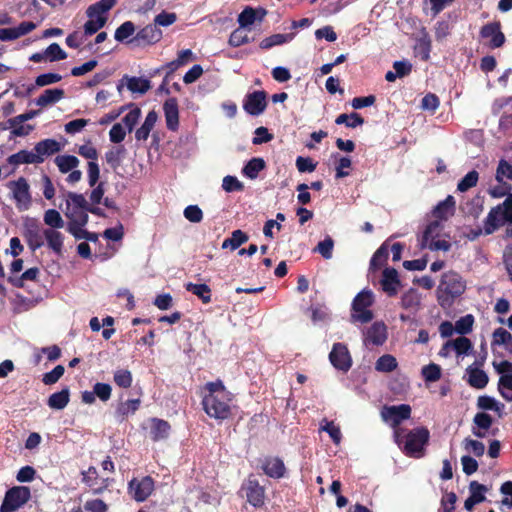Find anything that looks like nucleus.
Masks as SVG:
<instances>
[{"instance_id":"nucleus-1","label":"nucleus","mask_w":512,"mask_h":512,"mask_svg":"<svg viewBox=\"0 0 512 512\" xmlns=\"http://www.w3.org/2000/svg\"><path fill=\"white\" fill-rule=\"evenodd\" d=\"M234 395L225 387L222 380L208 382L203 387L202 407L210 418L223 422L233 417Z\"/></svg>"},{"instance_id":"nucleus-2","label":"nucleus","mask_w":512,"mask_h":512,"mask_svg":"<svg viewBox=\"0 0 512 512\" xmlns=\"http://www.w3.org/2000/svg\"><path fill=\"white\" fill-rule=\"evenodd\" d=\"M393 439L405 456L420 459L425 455L430 440V432L423 426L411 430L396 429L393 432Z\"/></svg>"},{"instance_id":"nucleus-3","label":"nucleus","mask_w":512,"mask_h":512,"mask_svg":"<svg viewBox=\"0 0 512 512\" xmlns=\"http://www.w3.org/2000/svg\"><path fill=\"white\" fill-rule=\"evenodd\" d=\"M465 290L466 282L462 276L453 270L447 271L441 275L436 290L437 302L442 308L450 307Z\"/></svg>"},{"instance_id":"nucleus-4","label":"nucleus","mask_w":512,"mask_h":512,"mask_svg":"<svg viewBox=\"0 0 512 512\" xmlns=\"http://www.w3.org/2000/svg\"><path fill=\"white\" fill-rule=\"evenodd\" d=\"M505 223L512 224V193L502 203L490 209L483 224L484 234L494 233Z\"/></svg>"},{"instance_id":"nucleus-5","label":"nucleus","mask_w":512,"mask_h":512,"mask_svg":"<svg viewBox=\"0 0 512 512\" xmlns=\"http://www.w3.org/2000/svg\"><path fill=\"white\" fill-rule=\"evenodd\" d=\"M373 293L370 290H362L352 301V318L355 322L368 323L373 319V313L368 308L373 304Z\"/></svg>"},{"instance_id":"nucleus-6","label":"nucleus","mask_w":512,"mask_h":512,"mask_svg":"<svg viewBox=\"0 0 512 512\" xmlns=\"http://www.w3.org/2000/svg\"><path fill=\"white\" fill-rule=\"evenodd\" d=\"M441 223L439 221H431L423 231L419 240L420 249L428 248L431 251L447 252L451 248V244L446 240H434L439 235Z\"/></svg>"},{"instance_id":"nucleus-7","label":"nucleus","mask_w":512,"mask_h":512,"mask_svg":"<svg viewBox=\"0 0 512 512\" xmlns=\"http://www.w3.org/2000/svg\"><path fill=\"white\" fill-rule=\"evenodd\" d=\"M31 499L29 487L17 486L9 489L0 507L1 512H16Z\"/></svg>"},{"instance_id":"nucleus-8","label":"nucleus","mask_w":512,"mask_h":512,"mask_svg":"<svg viewBox=\"0 0 512 512\" xmlns=\"http://www.w3.org/2000/svg\"><path fill=\"white\" fill-rule=\"evenodd\" d=\"M8 187L13 193V199L15 200L18 210H28L32 203V197L30 194V186L26 178L20 177L18 180L10 181Z\"/></svg>"},{"instance_id":"nucleus-9","label":"nucleus","mask_w":512,"mask_h":512,"mask_svg":"<svg viewBox=\"0 0 512 512\" xmlns=\"http://www.w3.org/2000/svg\"><path fill=\"white\" fill-rule=\"evenodd\" d=\"M411 417V407L407 404L397 406H384L381 410V418L385 422H390L393 432L401 429L400 424Z\"/></svg>"},{"instance_id":"nucleus-10","label":"nucleus","mask_w":512,"mask_h":512,"mask_svg":"<svg viewBox=\"0 0 512 512\" xmlns=\"http://www.w3.org/2000/svg\"><path fill=\"white\" fill-rule=\"evenodd\" d=\"M242 490L245 491L247 502L254 508H260L264 505L265 490L259 484V481L252 475L243 483Z\"/></svg>"},{"instance_id":"nucleus-11","label":"nucleus","mask_w":512,"mask_h":512,"mask_svg":"<svg viewBox=\"0 0 512 512\" xmlns=\"http://www.w3.org/2000/svg\"><path fill=\"white\" fill-rule=\"evenodd\" d=\"M479 35L482 39H489L487 46L490 49L499 48L503 46L505 42V36L501 31L499 21H493L483 25L479 31Z\"/></svg>"},{"instance_id":"nucleus-12","label":"nucleus","mask_w":512,"mask_h":512,"mask_svg":"<svg viewBox=\"0 0 512 512\" xmlns=\"http://www.w3.org/2000/svg\"><path fill=\"white\" fill-rule=\"evenodd\" d=\"M43 231L37 220H28L24 224L23 237L33 252L44 245Z\"/></svg>"},{"instance_id":"nucleus-13","label":"nucleus","mask_w":512,"mask_h":512,"mask_svg":"<svg viewBox=\"0 0 512 512\" xmlns=\"http://www.w3.org/2000/svg\"><path fill=\"white\" fill-rule=\"evenodd\" d=\"M129 491L136 502H144L154 491V480L150 476L141 480L133 479L129 482Z\"/></svg>"},{"instance_id":"nucleus-14","label":"nucleus","mask_w":512,"mask_h":512,"mask_svg":"<svg viewBox=\"0 0 512 512\" xmlns=\"http://www.w3.org/2000/svg\"><path fill=\"white\" fill-rule=\"evenodd\" d=\"M267 93L263 90L248 93L243 102V109L252 116L262 114L267 107Z\"/></svg>"},{"instance_id":"nucleus-15","label":"nucleus","mask_w":512,"mask_h":512,"mask_svg":"<svg viewBox=\"0 0 512 512\" xmlns=\"http://www.w3.org/2000/svg\"><path fill=\"white\" fill-rule=\"evenodd\" d=\"M329 360L337 370L347 372L351 367V358L348 349L341 343H335L329 354Z\"/></svg>"},{"instance_id":"nucleus-16","label":"nucleus","mask_w":512,"mask_h":512,"mask_svg":"<svg viewBox=\"0 0 512 512\" xmlns=\"http://www.w3.org/2000/svg\"><path fill=\"white\" fill-rule=\"evenodd\" d=\"M162 38V31L156 24H149L140 29L132 41L138 45H152Z\"/></svg>"},{"instance_id":"nucleus-17","label":"nucleus","mask_w":512,"mask_h":512,"mask_svg":"<svg viewBox=\"0 0 512 512\" xmlns=\"http://www.w3.org/2000/svg\"><path fill=\"white\" fill-rule=\"evenodd\" d=\"M263 473L273 479H281L286 474L284 462L279 457H266L262 461Z\"/></svg>"},{"instance_id":"nucleus-18","label":"nucleus","mask_w":512,"mask_h":512,"mask_svg":"<svg viewBox=\"0 0 512 512\" xmlns=\"http://www.w3.org/2000/svg\"><path fill=\"white\" fill-rule=\"evenodd\" d=\"M380 284L383 292L389 297L395 296L400 286L397 270L394 268H385L382 272Z\"/></svg>"},{"instance_id":"nucleus-19","label":"nucleus","mask_w":512,"mask_h":512,"mask_svg":"<svg viewBox=\"0 0 512 512\" xmlns=\"http://www.w3.org/2000/svg\"><path fill=\"white\" fill-rule=\"evenodd\" d=\"M124 80H126V86L128 90L132 93L145 94L151 89V81L149 79L136 76L130 77L128 75H125L120 80V83L117 85V90L119 92L122 91Z\"/></svg>"},{"instance_id":"nucleus-20","label":"nucleus","mask_w":512,"mask_h":512,"mask_svg":"<svg viewBox=\"0 0 512 512\" xmlns=\"http://www.w3.org/2000/svg\"><path fill=\"white\" fill-rule=\"evenodd\" d=\"M365 344H372L380 346L385 343L387 339V329L384 323L375 322L365 332Z\"/></svg>"},{"instance_id":"nucleus-21","label":"nucleus","mask_w":512,"mask_h":512,"mask_svg":"<svg viewBox=\"0 0 512 512\" xmlns=\"http://www.w3.org/2000/svg\"><path fill=\"white\" fill-rule=\"evenodd\" d=\"M164 115L166 119L167 128L175 131L179 126V109L178 101L176 98H169L163 104Z\"/></svg>"},{"instance_id":"nucleus-22","label":"nucleus","mask_w":512,"mask_h":512,"mask_svg":"<svg viewBox=\"0 0 512 512\" xmlns=\"http://www.w3.org/2000/svg\"><path fill=\"white\" fill-rule=\"evenodd\" d=\"M431 48L432 42L430 35L426 28L422 27L419 31V36L416 38L414 52L420 56L421 60L428 61L430 58Z\"/></svg>"},{"instance_id":"nucleus-23","label":"nucleus","mask_w":512,"mask_h":512,"mask_svg":"<svg viewBox=\"0 0 512 512\" xmlns=\"http://www.w3.org/2000/svg\"><path fill=\"white\" fill-rule=\"evenodd\" d=\"M150 424L149 436L153 442L166 440L169 437L171 426L167 421L152 418Z\"/></svg>"},{"instance_id":"nucleus-24","label":"nucleus","mask_w":512,"mask_h":512,"mask_svg":"<svg viewBox=\"0 0 512 512\" xmlns=\"http://www.w3.org/2000/svg\"><path fill=\"white\" fill-rule=\"evenodd\" d=\"M60 150V143L57 140L50 138L38 142L34 147L35 155L40 157L39 164L44 162L45 157L54 155Z\"/></svg>"},{"instance_id":"nucleus-25","label":"nucleus","mask_w":512,"mask_h":512,"mask_svg":"<svg viewBox=\"0 0 512 512\" xmlns=\"http://www.w3.org/2000/svg\"><path fill=\"white\" fill-rule=\"evenodd\" d=\"M455 212V199L453 196L448 195L443 201L439 202L433 209V216L435 221H446L454 215Z\"/></svg>"},{"instance_id":"nucleus-26","label":"nucleus","mask_w":512,"mask_h":512,"mask_svg":"<svg viewBox=\"0 0 512 512\" xmlns=\"http://www.w3.org/2000/svg\"><path fill=\"white\" fill-rule=\"evenodd\" d=\"M116 3L117 0H99L87 8L86 15L88 18H103L107 21V12L111 10Z\"/></svg>"},{"instance_id":"nucleus-27","label":"nucleus","mask_w":512,"mask_h":512,"mask_svg":"<svg viewBox=\"0 0 512 512\" xmlns=\"http://www.w3.org/2000/svg\"><path fill=\"white\" fill-rule=\"evenodd\" d=\"M466 373L468 375L467 382L470 387L480 390L487 386L489 379L483 370L478 367L469 366L466 369Z\"/></svg>"},{"instance_id":"nucleus-28","label":"nucleus","mask_w":512,"mask_h":512,"mask_svg":"<svg viewBox=\"0 0 512 512\" xmlns=\"http://www.w3.org/2000/svg\"><path fill=\"white\" fill-rule=\"evenodd\" d=\"M44 237L47 241L48 247L57 255L61 256L63 253L64 236L56 229H45L43 231Z\"/></svg>"},{"instance_id":"nucleus-29","label":"nucleus","mask_w":512,"mask_h":512,"mask_svg":"<svg viewBox=\"0 0 512 512\" xmlns=\"http://www.w3.org/2000/svg\"><path fill=\"white\" fill-rule=\"evenodd\" d=\"M473 423L476 426V428L472 429L473 435L477 438H484L486 431L492 426L493 419L489 414L481 412L474 416Z\"/></svg>"},{"instance_id":"nucleus-30","label":"nucleus","mask_w":512,"mask_h":512,"mask_svg":"<svg viewBox=\"0 0 512 512\" xmlns=\"http://www.w3.org/2000/svg\"><path fill=\"white\" fill-rule=\"evenodd\" d=\"M65 96L61 88L46 89L36 100V105L46 107L60 101Z\"/></svg>"},{"instance_id":"nucleus-31","label":"nucleus","mask_w":512,"mask_h":512,"mask_svg":"<svg viewBox=\"0 0 512 512\" xmlns=\"http://www.w3.org/2000/svg\"><path fill=\"white\" fill-rule=\"evenodd\" d=\"M158 119L157 113L152 110L148 112L144 123L136 130L135 138L138 141H145L148 139L151 130L154 128Z\"/></svg>"},{"instance_id":"nucleus-32","label":"nucleus","mask_w":512,"mask_h":512,"mask_svg":"<svg viewBox=\"0 0 512 512\" xmlns=\"http://www.w3.org/2000/svg\"><path fill=\"white\" fill-rule=\"evenodd\" d=\"M185 289L197 296L203 304H209L212 300L211 289L207 284H195L188 282L185 284Z\"/></svg>"},{"instance_id":"nucleus-33","label":"nucleus","mask_w":512,"mask_h":512,"mask_svg":"<svg viewBox=\"0 0 512 512\" xmlns=\"http://www.w3.org/2000/svg\"><path fill=\"white\" fill-rule=\"evenodd\" d=\"M39 156H36L34 152L28 150H20L19 152L12 154L8 157L7 161L12 165L20 164H39Z\"/></svg>"},{"instance_id":"nucleus-34","label":"nucleus","mask_w":512,"mask_h":512,"mask_svg":"<svg viewBox=\"0 0 512 512\" xmlns=\"http://www.w3.org/2000/svg\"><path fill=\"white\" fill-rule=\"evenodd\" d=\"M70 401L69 388H64L59 392L53 393L48 399V406L51 409L63 410Z\"/></svg>"},{"instance_id":"nucleus-35","label":"nucleus","mask_w":512,"mask_h":512,"mask_svg":"<svg viewBox=\"0 0 512 512\" xmlns=\"http://www.w3.org/2000/svg\"><path fill=\"white\" fill-rule=\"evenodd\" d=\"M421 303V297L416 289L410 288L408 291L403 293L400 301V305L405 310H418Z\"/></svg>"},{"instance_id":"nucleus-36","label":"nucleus","mask_w":512,"mask_h":512,"mask_svg":"<svg viewBox=\"0 0 512 512\" xmlns=\"http://www.w3.org/2000/svg\"><path fill=\"white\" fill-rule=\"evenodd\" d=\"M125 154L126 149L123 145L113 146L105 153V159L110 167L116 170L121 165Z\"/></svg>"},{"instance_id":"nucleus-37","label":"nucleus","mask_w":512,"mask_h":512,"mask_svg":"<svg viewBox=\"0 0 512 512\" xmlns=\"http://www.w3.org/2000/svg\"><path fill=\"white\" fill-rule=\"evenodd\" d=\"M39 274H40L39 268H37V267L29 268L21 276H18V277L9 276L8 282L16 288H23L25 281H37Z\"/></svg>"},{"instance_id":"nucleus-38","label":"nucleus","mask_w":512,"mask_h":512,"mask_svg":"<svg viewBox=\"0 0 512 512\" xmlns=\"http://www.w3.org/2000/svg\"><path fill=\"white\" fill-rule=\"evenodd\" d=\"M265 166V161L262 158H252L243 167L242 172L247 178L253 180L258 177L260 171H262Z\"/></svg>"},{"instance_id":"nucleus-39","label":"nucleus","mask_w":512,"mask_h":512,"mask_svg":"<svg viewBox=\"0 0 512 512\" xmlns=\"http://www.w3.org/2000/svg\"><path fill=\"white\" fill-rule=\"evenodd\" d=\"M492 346L503 345L507 350L512 351V335L504 328H497L492 334Z\"/></svg>"},{"instance_id":"nucleus-40","label":"nucleus","mask_w":512,"mask_h":512,"mask_svg":"<svg viewBox=\"0 0 512 512\" xmlns=\"http://www.w3.org/2000/svg\"><path fill=\"white\" fill-rule=\"evenodd\" d=\"M55 163L58 166L59 171L65 174L77 168L80 161L74 155H59L55 158Z\"/></svg>"},{"instance_id":"nucleus-41","label":"nucleus","mask_w":512,"mask_h":512,"mask_svg":"<svg viewBox=\"0 0 512 512\" xmlns=\"http://www.w3.org/2000/svg\"><path fill=\"white\" fill-rule=\"evenodd\" d=\"M248 235L242 230H234L231 234V237L225 239L222 243V248L230 247L231 250L238 249L242 244L248 241Z\"/></svg>"},{"instance_id":"nucleus-42","label":"nucleus","mask_w":512,"mask_h":512,"mask_svg":"<svg viewBox=\"0 0 512 512\" xmlns=\"http://www.w3.org/2000/svg\"><path fill=\"white\" fill-rule=\"evenodd\" d=\"M65 215L70 220L68 224L87 225L89 221L88 210L86 209L66 207Z\"/></svg>"},{"instance_id":"nucleus-43","label":"nucleus","mask_w":512,"mask_h":512,"mask_svg":"<svg viewBox=\"0 0 512 512\" xmlns=\"http://www.w3.org/2000/svg\"><path fill=\"white\" fill-rule=\"evenodd\" d=\"M140 407L139 399H131L126 402H122L116 409V416L121 420H124L128 415L134 414Z\"/></svg>"},{"instance_id":"nucleus-44","label":"nucleus","mask_w":512,"mask_h":512,"mask_svg":"<svg viewBox=\"0 0 512 512\" xmlns=\"http://www.w3.org/2000/svg\"><path fill=\"white\" fill-rule=\"evenodd\" d=\"M498 392L505 401L512 402V374L500 376Z\"/></svg>"},{"instance_id":"nucleus-45","label":"nucleus","mask_w":512,"mask_h":512,"mask_svg":"<svg viewBox=\"0 0 512 512\" xmlns=\"http://www.w3.org/2000/svg\"><path fill=\"white\" fill-rule=\"evenodd\" d=\"M397 368L396 358L392 355L385 354L378 358L375 363V369L378 372L390 373Z\"/></svg>"},{"instance_id":"nucleus-46","label":"nucleus","mask_w":512,"mask_h":512,"mask_svg":"<svg viewBox=\"0 0 512 512\" xmlns=\"http://www.w3.org/2000/svg\"><path fill=\"white\" fill-rule=\"evenodd\" d=\"M335 123L337 125L345 124L349 128H355L364 123V118L356 112H352L350 115L343 113L337 116Z\"/></svg>"},{"instance_id":"nucleus-47","label":"nucleus","mask_w":512,"mask_h":512,"mask_svg":"<svg viewBox=\"0 0 512 512\" xmlns=\"http://www.w3.org/2000/svg\"><path fill=\"white\" fill-rule=\"evenodd\" d=\"M469 497L476 503L480 504L486 500L485 493L487 492L486 486L479 484L477 481H471L468 486Z\"/></svg>"},{"instance_id":"nucleus-48","label":"nucleus","mask_w":512,"mask_h":512,"mask_svg":"<svg viewBox=\"0 0 512 512\" xmlns=\"http://www.w3.org/2000/svg\"><path fill=\"white\" fill-rule=\"evenodd\" d=\"M44 222L51 227L50 229H61L65 225L61 214L55 209H49L45 212Z\"/></svg>"},{"instance_id":"nucleus-49","label":"nucleus","mask_w":512,"mask_h":512,"mask_svg":"<svg viewBox=\"0 0 512 512\" xmlns=\"http://www.w3.org/2000/svg\"><path fill=\"white\" fill-rule=\"evenodd\" d=\"M113 380L118 387L128 389L132 385L133 376L129 370L119 369L114 372Z\"/></svg>"},{"instance_id":"nucleus-50","label":"nucleus","mask_w":512,"mask_h":512,"mask_svg":"<svg viewBox=\"0 0 512 512\" xmlns=\"http://www.w3.org/2000/svg\"><path fill=\"white\" fill-rule=\"evenodd\" d=\"M388 260V247L384 242L373 254L370 260V266L373 269L382 267Z\"/></svg>"},{"instance_id":"nucleus-51","label":"nucleus","mask_w":512,"mask_h":512,"mask_svg":"<svg viewBox=\"0 0 512 512\" xmlns=\"http://www.w3.org/2000/svg\"><path fill=\"white\" fill-rule=\"evenodd\" d=\"M66 206L71 209H86L89 207V203L83 194L75 192H68L66 199Z\"/></svg>"},{"instance_id":"nucleus-52","label":"nucleus","mask_w":512,"mask_h":512,"mask_svg":"<svg viewBox=\"0 0 512 512\" xmlns=\"http://www.w3.org/2000/svg\"><path fill=\"white\" fill-rule=\"evenodd\" d=\"M479 174L476 170L469 171L457 184V190L466 192L470 188L475 187L478 182Z\"/></svg>"},{"instance_id":"nucleus-53","label":"nucleus","mask_w":512,"mask_h":512,"mask_svg":"<svg viewBox=\"0 0 512 512\" xmlns=\"http://www.w3.org/2000/svg\"><path fill=\"white\" fill-rule=\"evenodd\" d=\"M44 51L46 59L50 62L64 60L67 58V53L56 42L50 44Z\"/></svg>"},{"instance_id":"nucleus-54","label":"nucleus","mask_w":512,"mask_h":512,"mask_svg":"<svg viewBox=\"0 0 512 512\" xmlns=\"http://www.w3.org/2000/svg\"><path fill=\"white\" fill-rule=\"evenodd\" d=\"M135 33V25L132 21H125L115 31L114 37L119 42H124Z\"/></svg>"},{"instance_id":"nucleus-55","label":"nucleus","mask_w":512,"mask_h":512,"mask_svg":"<svg viewBox=\"0 0 512 512\" xmlns=\"http://www.w3.org/2000/svg\"><path fill=\"white\" fill-rule=\"evenodd\" d=\"M474 324V317L471 314H467L461 318H459L454 326H455V332H457L460 335H466L469 334L472 331V327Z\"/></svg>"},{"instance_id":"nucleus-56","label":"nucleus","mask_w":512,"mask_h":512,"mask_svg":"<svg viewBox=\"0 0 512 512\" xmlns=\"http://www.w3.org/2000/svg\"><path fill=\"white\" fill-rule=\"evenodd\" d=\"M421 374L426 382H436L441 378V368L437 364L430 363L422 368Z\"/></svg>"},{"instance_id":"nucleus-57","label":"nucleus","mask_w":512,"mask_h":512,"mask_svg":"<svg viewBox=\"0 0 512 512\" xmlns=\"http://www.w3.org/2000/svg\"><path fill=\"white\" fill-rule=\"evenodd\" d=\"M452 348L454 349L455 353L460 355H467L472 350V343L471 341L462 336L458 337L455 340H451Z\"/></svg>"},{"instance_id":"nucleus-58","label":"nucleus","mask_w":512,"mask_h":512,"mask_svg":"<svg viewBox=\"0 0 512 512\" xmlns=\"http://www.w3.org/2000/svg\"><path fill=\"white\" fill-rule=\"evenodd\" d=\"M334 248V241L330 236H327L323 241H320L314 249V252H318L324 259L329 260L332 258Z\"/></svg>"},{"instance_id":"nucleus-59","label":"nucleus","mask_w":512,"mask_h":512,"mask_svg":"<svg viewBox=\"0 0 512 512\" xmlns=\"http://www.w3.org/2000/svg\"><path fill=\"white\" fill-rule=\"evenodd\" d=\"M257 20V11L252 7H246L238 16L240 27L245 28Z\"/></svg>"},{"instance_id":"nucleus-60","label":"nucleus","mask_w":512,"mask_h":512,"mask_svg":"<svg viewBox=\"0 0 512 512\" xmlns=\"http://www.w3.org/2000/svg\"><path fill=\"white\" fill-rule=\"evenodd\" d=\"M94 394L102 402H107L112 396V387L110 384L98 382L93 386Z\"/></svg>"},{"instance_id":"nucleus-61","label":"nucleus","mask_w":512,"mask_h":512,"mask_svg":"<svg viewBox=\"0 0 512 512\" xmlns=\"http://www.w3.org/2000/svg\"><path fill=\"white\" fill-rule=\"evenodd\" d=\"M249 42V37L247 32L242 28L235 29L229 37V44L232 47H239L243 44H246Z\"/></svg>"},{"instance_id":"nucleus-62","label":"nucleus","mask_w":512,"mask_h":512,"mask_svg":"<svg viewBox=\"0 0 512 512\" xmlns=\"http://www.w3.org/2000/svg\"><path fill=\"white\" fill-rule=\"evenodd\" d=\"M324 425H321V430L325 431L335 444H339L342 438L340 428L332 421L323 420Z\"/></svg>"},{"instance_id":"nucleus-63","label":"nucleus","mask_w":512,"mask_h":512,"mask_svg":"<svg viewBox=\"0 0 512 512\" xmlns=\"http://www.w3.org/2000/svg\"><path fill=\"white\" fill-rule=\"evenodd\" d=\"M105 25H106V19L89 18V20L84 24V33L86 36H91V35L97 33Z\"/></svg>"},{"instance_id":"nucleus-64","label":"nucleus","mask_w":512,"mask_h":512,"mask_svg":"<svg viewBox=\"0 0 512 512\" xmlns=\"http://www.w3.org/2000/svg\"><path fill=\"white\" fill-rule=\"evenodd\" d=\"M184 217L191 223H200L203 219V212L197 205H189L184 209Z\"/></svg>"}]
</instances>
